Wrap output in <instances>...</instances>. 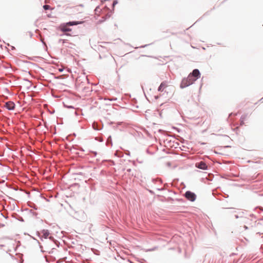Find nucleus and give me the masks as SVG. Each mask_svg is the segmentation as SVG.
I'll use <instances>...</instances> for the list:
<instances>
[{"label":"nucleus","instance_id":"nucleus-1","mask_svg":"<svg viewBox=\"0 0 263 263\" xmlns=\"http://www.w3.org/2000/svg\"><path fill=\"white\" fill-rule=\"evenodd\" d=\"M200 76L199 70L198 69H194L187 78H184L182 80L180 85V88H184L192 85Z\"/></svg>","mask_w":263,"mask_h":263},{"label":"nucleus","instance_id":"nucleus-2","mask_svg":"<svg viewBox=\"0 0 263 263\" xmlns=\"http://www.w3.org/2000/svg\"><path fill=\"white\" fill-rule=\"evenodd\" d=\"M185 197L191 201H194L196 198V195L191 191H187L185 194Z\"/></svg>","mask_w":263,"mask_h":263},{"label":"nucleus","instance_id":"nucleus-3","mask_svg":"<svg viewBox=\"0 0 263 263\" xmlns=\"http://www.w3.org/2000/svg\"><path fill=\"white\" fill-rule=\"evenodd\" d=\"M5 106L9 110H13L15 107V103L12 101H8L5 103Z\"/></svg>","mask_w":263,"mask_h":263},{"label":"nucleus","instance_id":"nucleus-4","mask_svg":"<svg viewBox=\"0 0 263 263\" xmlns=\"http://www.w3.org/2000/svg\"><path fill=\"white\" fill-rule=\"evenodd\" d=\"M66 24H62L61 25L60 29L63 32L71 31V29Z\"/></svg>","mask_w":263,"mask_h":263},{"label":"nucleus","instance_id":"nucleus-5","mask_svg":"<svg viewBox=\"0 0 263 263\" xmlns=\"http://www.w3.org/2000/svg\"><path fill=\"white\" fill-rule=\"evenodd\" d=\"M196 166L202 170H206L207 168L206 164L204 162L202 161L196 163Z\"/></svg>","mask_w":263,"mask_h":263},{"label":"nucleus","instance_id":"nucleus-6","mask_svg":"<svg viewBox=\"0 0 263 263\" xmlns=\"http://www.w3.org/2000/svg\"><path fill=\"white\" fill-rule=\"evenodd\" d=\"M168 86L167 82L166 81L162 82L159 87H158L159 91H163L164 89Z\"/></svg>","mask_w":263,"mask_h":263},{"label":"nucleus","instance_id":"nucleus-7","mask_svg":"<svg viewBox=\"0 0 263 263\" xmlns=\"http://www.w3.org/2000/svg\"><path fill=\"white\" fill-rule=\"evenodd\" d=\"M64 105L69 108H74L73 103H70L68 101L63 102Z\"/></svg>","mask_w":263,"mask_h":263},{"label":"nucleus","instance_id":"nucleus-8","mask_svg":"<svg viewBox=\"0 0 263 263\" xmlns=\"http://www.w3.org/2000/svg\"><path fill=\"white\" fill-rule=\"evenodd\" d=\"M80 24L79 22L77 21H72V22H69L67 23L66 24L69 26H73V25H77Z\"/></svg>","mask_w":263,"mask_h":263},{"label":"nucleus","instance_id":"nucleus-9","mask_svg":"<svg viewBox=\"0 0 263 263\" xmlns=\"http://www.w3.org/2000/svg\"><path fill=\"white\" fill-rule=\"evenodd\" d=\"M43 234L45 236V238H47L49 235V233L47 231H44Z\"/></svg>","mask_w":263,"mask_h":263},{"label":"nucleus","instance_id":"nucleus-10","mask_svg":"<svg viewBox=\"0 0 263 263\" xmlns=\"http://www.w3.org/2000/svg\"><path fill=\"white\" fill-rule=\"evenodd\" d=\"M50 8V6L49 5H44L43 6V8L45 9V10H48Z\"/></svg>","mask_w":263,"mask_h":263},{"label":"nucleus","instance_id":"nucleus-11","mask_svg":"<svg viewBox=\"0 0 263 263\" xmlns=\"http://www.w3.org/2000/svg\"><path fill=\"white\" fill-rule=\"evenodd\" d=\"M58 42L59 43L62 42V43L64 44L66 42V40L63 39H59Z\"/></svg>","mask_w":263,"mask_h":263},{"label":"nucleus","instance_id":"nucleus-12","mask_svg":"<svg viewBox=\"0 0 263 263\" xmlns=\"http://www.w3.org/2000/svg\"><path fill=\"white\" fill-rule=\"evenodd\" d=\"M117 4V1H114L113 2V3H112V6H114L115 5H116Z\"/></svg>","mask_w":263,"mask_h":263},{"label":"nucleus","instance_id":"nucleus-13","mask_svg":"<svg viewBox=\"0 0 263 263\" xmlns=\"http://www.w3.org/2000/svg\"><path fill=\"white\" fill-rule=\"evenodd\" d=\"M85 80L88 83V79L87 78H85Z\"/></svg>","mask_w":263,"mask_h":263},{"label":"nucleus","instance_id":"nucleus-14","mask_svg":"<svg viewBox=\"0 0 263 263\" xmlns=\"http://www.w3.org/2000/svg\"><path fill=\"white\" fill-rule=\"evenodd\" d=\"M144 93L145 97H146V99H147V97H146V93H145V92L144 91Z\"/></svg>","mask_w":263,"mask_h":263},{"label":"nucleus","instance_id":"nucleus-15","mask_svg":"<svg viewBox=\"0 0 263 263\" xmlns=\"http://www.w3.org/2000/svg\"><path fill=\"white\" fill-rule=\"evenodd\" d=\"M155 99H158V96H155Z\"/></svg>","mask_w":263,"mask_h":263},{"label":"nucleus","instance_id":"nucleus-16","mask_svg":"<svg viewBox=\"0 0 263 263\" xmlns=\"http://www.w3.org/2000/svg\"><path fill=\"white\" fill-rule=\"evenodd\" d=\"M104 21V20H102V21H100L101 22H103Z\"/></svg>","mask_w":263,"mask_h":263},{"label":"nucleus","instance_id":"nucleus-17","mask_svg":"<svg viewBox=\"0 0 263 263\" xmlns=\"http://www.w3.org/2000/svg\"><path fill=\"white\" fill-rule=\"evenodd\" d=\"M99 99H103L102 97L100 98ZM104 99H106L105 98Z\"/></svg>","mask_w":263,"mask_h":263},{"label":"nucleus","instance_id":"nucleus-18","mask_svg":"<svg viewBox=\"0 0 263 263\" xmlns=\"http://www.w3.org/2000/svg\"><path fill=\"white\" fill-rule=\"evenodd\" d=\"M14 47L13 46H12V49H14Z\"/></svg>","mask_w":263,"mask_h":263}]
</instances>
